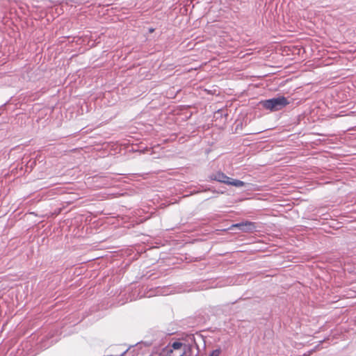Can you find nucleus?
I'll use <instances>...</instances> for the list:
<instances>
[{
  "label": "nucleus",
  "mask_w": 356,
  "mask_h": 356,
  "mask_svg": "<svg viewBox=\"0 0 356 356\" xmlns=\"http://www.w3.org/2000/svg\"><path fill=\"white\" fill-rule=\"evenodd\" d=\"M211 179L216 181H218L221 183H224L227 184L228 182L229 177H227L225 173L221 172H218L211 175Z\"/></svg>",
  "instance_id": "nucleus-4"
},
{
  "label": "nucleus",
  "mask_w": 356,
  "mask_h": 356,
  "mask_svg": "<svg viewBox=\"0 0 356 356\" xmlns=\"http://www.w3.org/2000/svg\"><path fill=\"white\" fill-rule=\"evenodd\" d=\"M149 31H150L151 33H152V32L154 31V29H151L149 30Z\"/></svg>",
  "instance_id": "nucleus-7"
},
{
  "label": "nucleus",
  "mask_w": 356,
  "mask_h": 356,
  "mask_svg": "<svg viewBox=\"0 0 356 356\" xmlns=\"http://www.w3.org/2000/svg\"><path fill=\"white\" fill-rule=\"evenodd\" d=\"M185 345L181 342H174L171 346L163 350L165 356H184L185 354Z\"/></svg>",
  "instance_id": "nucleus-2"
},
{
  "label": "nucleus",
  "mask_w": 356,
  "mask_h": 356,
  "mask_svg": "<svg viewBox=\"0 0 356 356\" xmlns=\"http://www.w3.org/2000/svg\"><path fill=\"white\" fill-rule=\"evenodd\" d=\"M234 228H238L243 232H252L255 230L256 226L254 222L250 221L241 222L231 225L227 229H232Z\"/></svg>",
  "instance_id": "nucleus-3"
},
{
  "label": "nucleus",
  "mask_w": 356,
  "mask_h": 356,
  "mask_svg": "<svg viewBox=\"0 0 356 356\" xmlns=\"http://www.w3.org/2000/svg\"><path fill=\"white\" fill-rule=\"evenodd\" d=\"M220 352L218 350L213 351L211 356H218Z\"/></svg>",
  "instance_id": "nucleus-6"
},
{
  "label": "nucleus",
  "mask_w": 356,
  "mask_h": 356,
  "mask_svg": "<svg viewBox=\"0 0 356 356\" xmlns=\"http://www.w3.org/2000/svg\"><path fill=\"white\" fill-rule=\"evenodd\" d=\"M289 104V102L287 99L283 96L261 101L259 102V104L261 105L263 108L270 111H280Z\"/></svg>",
  "instance_id": "nucleus-1"
},
{
  "label": "nucleus",
  "mask_w": 356,
  "mask_h": 356,
  "mask_svg": "<svg viewBox=\"0 0 356 356\" xmlns=\"http://www.w3.org/2000/svg\"><path fill=\"white\" fill-rule=\"evenodd\" d=\"M227 184L230 185V186H234L236 187H243L245 185V183L243 182V181H241L238 179H234L229 177Z\"/></svg>",
  "instance_id": "nucleus-5"
}]
</instances>
